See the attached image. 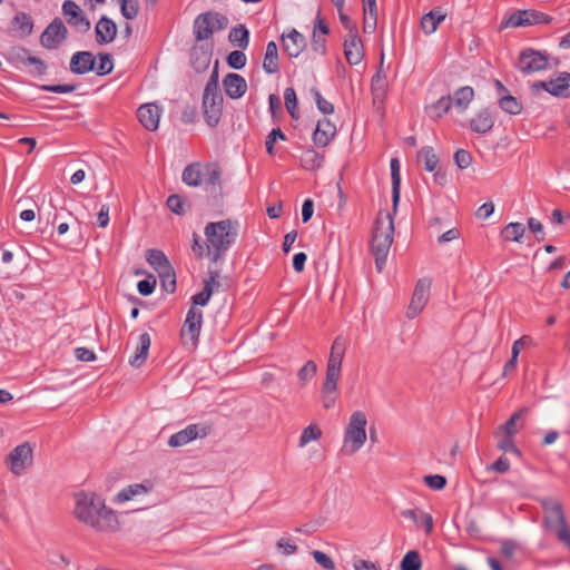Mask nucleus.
I'll list each match as a JSON object with an SVG mask.
<instances>
[{"mask_svg": "<svg viewBox=\"0 0 570 570\" xmlns=\"http://www.w3.org/2000/svg\"><path fill=\"white\" fill-rule=\"evenodd\" d=\"M517 66L521 72L529 75L547 69L548 58L541 52L529 48L520 52Z\"/></svg>", "mask_w": 570, "mask_h": 570, "instance_id": "f8f14e48", "label": "nucleus"}, {"mask_svg": "<svg viewBox=\"0 0 570 570\" xmlns=\"http://www.w3.org/2000/svg\"><path fill=\"white\" fill-rule=\"evenodd\" d=\"M146 261L157 273L171 266L164 252L159 249H148L146 252Z\"/></svg>", "mask_w": 570, "mask_h": 570, "instance_id": "e433bc0d", "label": "nucleus"}, {"mask_svg": "<svg viewBox=\"0 0 570 570\" xmlns=\"http://www.w3.org/2000/svg\"><path fill=\"white\" fill-rule=\"evenodd\" d=\"M323 161V155L315 151L314 149H307L301 156V165L306 170L318 169L322 166Z\"/></svg>", "mask_w": 570, "mask_h": 570, "instance_id": "4c0bfd02", "label": "nucleus"}, {"mask_svg": "<svg viewBox=\"0 0 570 570\" xmlns=\"http://www.w3.org/2000/svg\"><path fill=\"white\" fill-rule=\"evenodd\" d=\"M220 176L222 170L216 163H193L187 165L181 174L183 181L190 187H198L205 183L210 187V193L214 195L220 194Z\"/></svg>", "mask_w": 570, "mask_h": 570, "instance_id": "20e7f679", "label": "nucleus"}, {"mask_svg": "<svg viewBox=\"0 0 570 570\" xmlns=\"http://www.w3.org/2000/svg\"><path fill=\"white\" fill-rule=\"evenodd\" d=\"M494 436L498 439V444H497L498 449H500L504 452L513 453L518 456L521 455L520 450L514 444V441H513L514 435H509V434L502 433L501 435H494Z\"/></svg>", "mask_w": 570, "mask_h": 570, "instance_id": "a18cd8bd", "label": "nucleus"}, {"mask_svg": "<svg viewBox=\"0 0 570 570\" xmlns=\"http://www.w3.org/2000/svg\"><path fill=\"white\" fill-rule=\"evenodd\" d=\"M446 14L441 9H434L425 13L421 19V28L426 35L435 32L439 24L445 19Z\"/></svg>", "mask_w": 570, "mask_h": 570, "instance_id": "2f4dec72", "label": "nucleus"}, {"mask_svg": "<svg viewBox=\"0 0 570 570\" xmlns=\"http://www.w3.org/2000/svg\"><path fill=\"white\" fill-rule=\"evenodd\" d=\"M424 482L433 490H442L446 485V478L441 474L425 475Z\"/></svg>", "mask_w": 570, "mask_h": 570, "instance_id": "69168bd1", "label": "nucleus"}, {"mask_svg": "<svg viewBox=\"0 0 570 570\" xmlns=\"http://www.w3.org/2000/svg\"><path fill=\"white\" fill-rule=\"evenodd\" d=\"M431 279L430 278H420L416 282L410 305L407 307L406 316L409 318H414L417 316L424 308L425 304L429 301L430 288H431Z\"/></svg>", "mask_w": 570, "mask_h": 570, "instance_id": "9b49d317", "label": "nucleus"}, {"mask_svg": "<svg viewBox=\"0 0 570 570\" xmlns=\"http://www.w3.org/2000/svg\"><path fill=\"white\" fill-rule=\"evenodd\" d=\"M6 464L12 474L17 476L22 475L33 464V449L31 444L24 442L13 448L6 458Z\"/></svg>", "mask_w": 570, "mask_h": 570, "instance_id": "423d86ee", "label": "nucleus"}, {"mask_svg": "<svg viewBox=\"0 0 570 570\" xmlns=\"http://www.w3.org/2000/svg\"><path fill=\"white\" fill-rule=\"evenodd\" d=\"M263 69L266 73H275L279 69L278 48L275 41H269L263 60Z\"/></svg>", "mask_w": 570, "mask_h": 570, "instance_id": "7c9ffc66", "label": "nucleus"}, {"mask_svg": "<svg viewBox=\"0 0 570 570\" xmlns=\"http://www.w3.org/2000/svg\"><path fill=\"white\" fill-rule=\"evenodd\" d=\"M68 37V29L60 18H55L40 36V43L43 48L57 49Z\"/></svg>", "mask_w": 570, "mask_h": 570, "instance_id": "9d476101", "label": "nucleus"}, {"mask_svg": "<svg viewBox=\"0 0 570 570\" xmlns=\"http://www.w3.org/2000/svg\"><path fill=\"white\" fill-rule=\"evenodd\" d=\"M312 556L314 560L325 570H335V562L333 559L323 551L313 550Z\"/></svg>", "mask_w": 570, "mask_h": 570, "instance_id": "052dcab7", "label": "nucleus"}, {"mask_svg": "<svg viewBox=\"0 0 570 570\" xmlns=\"http://www.w3.org/2000/svg\"><path fill=\"white\" fill-rule=\"evenodd\" d=\"M73 514L80 522L100 532H115L119 525L117 514L96 493L76 494Z\"/></svg>", "mask_w": 570, "mask_h": 570, "instance_id": "f257e3e1", "label": "nucleus"}, {"mask_svg": "<svg viewBox=\"0 0 570 570\" xmlns=\"http://www.w3.org/2000/svg\"><path fill=\"white\" fill-rule=\"evenodd\" d=\"M210 24L213 26V31H220L227 28L228 26V18L219 12H212L210 11Z\"/></svg>", "mask_w": 570, "mask_h": 570, "instance_id": "e2e57ef3", "label": "nucleus"}, {"mask_svg": "<svg viewBox=\"0 0 570 570\" xmlns=\"http://www.w3.org/2000/svg\"><path fill=\"white\" fill-rule=\"evenodd\" d=\"M321 429L315 424H311L303 430L298 445L301 448H304L307 443H309L311 441H317L318 439H321Z\"/></svg>", "mask_w": 570, "mask_h": 570, "instance_id": "49530a36", "label": "nucleus"}, {"mask_svg": "<svg viewBox=\"0 0 570 570\" xmlns=\"http://www.w3.org/2000/svg\"><path fill=\"white\" fill-rule=\"evenodd\" d=\"M317 372V365L314 361H307L297 372L301 385L304 386Z\"/></svg>", "mask_w": 570, "mask_h": 570, "instance_id": "8fccbe9b", "label": "nucleus"}, {"mask_svg": "<svg viewBox=\"0 0 570 570\" xmlns=\"http://www.w3.org/2000/svg\"><path fill=\"white\" fill-rule=\"evenodd\" d=\"M419 158H423L424 160V168L426 171L434 173L438 168L439 159L436 155L434 154V149L430 146L423 147L417 153Z\"/></svg>", "mask_w": 570, "mask_h": 570, "instance_id": "37998d69", "label": "nucleus"}, {"mask_svg": "<svg viewBox=\"0 0 570 570\" xmlns=\"http://www.w3.org/2000/svg\"><path fill=\"white\" fill-rule=\"evenodd\" d=\"M96 58L90 51H77L70 59V71L75 75H85L95 70Z\"/></svg>", "mask_w": 570, "mask_h": 570, "instance_id": "f3484780", "label": "nucleus"}, {"mask_svg": "<svg viewBox=\"0 0 570 570\" xmlns=\"http://www.w3.org/2000/svg\"><path fill=\"white\" fill-rule=\"evenodd\" d=\"M62 13L68 17L67 22L81 32H87L90 29V21L75 1L66 0L62 3Z\"/></svg>", "mask_w": 570, "mask_h": 570, "instance_id": "2eb2a0df", "label": "nucleus"}, {"mask_svg": "<svg viewBox=\"0 0 570 570\" xmlns=\"http://www.w3.org/2000/svg\"><path fill=\"white\" fill-rule=\"evenodd\" d=\"M276 547L285 556L294 554L297 551V546L294 542H292L289 539H285V538H281L276 542Z\"/></svg>", "mask_w": 570, "mask_h": 570, "instance_id": "338daca9", "label": "nucleus"}, {"mask_svg": "<svg viewBox=\"0 0 570 570\" xmlns=\"http://www.w3.org/2000/svg\"><path fill=\"white\" fill-rule=\"evenodd\" d=\"M494 126V119L488 109L479 111L474 118L470 120V128L476 132L484 135Z\"/></svg>", "mask_w": 570, "mask_h": 570, "instance_id": "cd10ccee", "label": "nucleus"}, {"mask_svg": "<svg viewBox=\"0 0 570 570\" xmlns=\"http://www.w3.org/2000/svg\"><path fill=\"white\" fill-rule=\"evenodd\" d=\"M204 233L212 249V261L216 263L235 244L238 223L232 219L210 222L205 226Z\"/></svg>", "mask_w": 570, "mask_h": 570, "instance_id": "f03ea898", "label": "nucleus"}, {"mask_svg": "<svg viewBox=\"0 0 570 570\" xmlns=\"http://www.w3.org/2000/svg\"><path fill=\"white\" fill-rule=\"evenodd\" d=\"M210 11L200 13L194 21V36L197 41L209 39L214 31L210 24Z\"/></svg>", "mask_w": 570, "mask_h": 570, "instance_id": "a878e982", "label": "nucleus"}, {"mask_svg": "<svg viewBox=\"0 0 570 570\" xmlns=\"http://www.w3.org/2000/svg\"><path fill=\"white\" fill-rule=\"evenodd\" d=\"M550 95L570 98V73L561 72L556 79L549 81Z\"/></svg>", "mask_w": 570, "mask_h": 570, "instance_id": "c756f323", "label": "nucleus"}, {"mask_svg": "<svg viewBox=\"0 0 570 570\" xmlns=\"http://www.w3.org/2000/svg\"><path fill=\"white\" fill-rule=\"evenodd\" d=\"M390 168H391V178H392L393 210L396 212V208H397V205L400 202V186H401L400 161L397 158L391 159Z\"/></svg>", "mask_w": 570, "mask_h": 570, "instance_id": "72a5a7b5", "label": "nucleus"}, {"mask_svg": "<svg viewBox=\"0 0 570 570\" xmlns=\"http://www.w3.org/2000/svg\"><path fill=\"white\" fill-rule=\"evenodd\" d=\"M451 98L452 106H454L459 111H464L474 98V90L470 86H464L456 89Z\"/></svg>", "mask_w": 570, "mask_h": 570, "instance_id": "473e14b6", "label": "nucleus"}, {"mask_svg": "<svg viewBox=\"0 0 570 570\" xmlns=\"http://www.w3.org/2000/svg\"><path fill=\"white\" fill-rule=\"evenodd\" d=\"M402 517L412 520L417 528L424 529L426 534H430L433 529V519L430 513L420 509H409L402 511Z\"/></svg>", "mask_w": 570, "mask_h": 570, "instance_id": "393cba45", "label": "nucleus"}, {"mask_svg": "<svg viewBox=\"0 0 570 570\" xmlns=\"http://www.w3.org/2000/svg\"><path fill=\"white\" fill-rule=\"evenodd\" d=\"M366 415L362 411H355L351 414L348 423L344 431V442L342 452L345 455H353L366 442Z\"/></svg>", "mask_w": 570, "mask_h": 570, "instance_id": "39448f33", "label": "nucleus"}, {"mask_svg": "<svg viewBox=\"0 0 570 570\" xmlns=\"http://www.w3.org/2000/svg\"><path fill=\"white\" fill-rule=\"evenodd\" d=\"M552 17L537 10H515L501 23L502 28L549 24Z\"/></svg>", "mask_w": 570, "mask_h": 570, "instance_id": "6e6552de", "label": "nucleus"}, {"mask_svg": "<svg viewBox=\"0 0 570 570\" xmlns=\"http://www.w3.org/2000/svg\"><path fill=\"white\" fill-rule=\"evenodd\" d=\"M452 107V98L450 95L441 97L436 102L428 107L431 118L438 119L445 115Z\"/></svg>", "mask_w": 570, "mask_h": 570, "instance_id": "58836bf2", "label": "nucleus"}, {"mask_svg": "<svg viewBox=\"0 0 570 570\" xmlns=\"http://www.w3.org/2000/svg\"><path fill=\"white\" fill-rule=\"evenodd\" d=\"M346 351V341L342 336H337L331 347L330 356L326 364L327 377H341L342 363Z\"/></svg>", "mask_w": 570, "mask_h": 570, "instance_id": "ddd939ff", "label": "nucleus"}, {"mask_svg": "<svg viewBox=\"0 0 570 570\" xmlns=\"http://www.w3.org/2000/svg\"><path fill=\"white\" fill-rule=\"evenodd\" d=\"M121 14L128 19L132 20L138 16L139 12V3L138 0H127L126 2L120 4Z\"/></svg>", "mask_w": 570, "mask_h": 570, "instance_id": "13d9d810", "label": "nucleus"}, {"mask_svg": "<svg viewBox=\"0 0 570 570\" xmlns=\"http://www.w3.org/2000/svg\"><path fill=\"white\" fill-rule=\"evenodd\" d=\"M137 117L147 130L155 131L159 125L160 108L156 104L141 105L137 110Z\"/></svg>", "mask_w": 570, "mask_h": 570, "instance_id": "a211bd4d", "label": "nucleus"}, {"mask_svg": "<svg viewBox=\"0 0 570 570\" xmlns=\"http://www.w3.org/2000/svg\"><path fill=\"white\" fill-rule=\"evenodd\" d=\"M246 56L240 50H234L227 56V65L236 70H240L246 66Z\"/></svg>", "mask_w": 570, "mask_h": 570, "instance_id": "5fc2aeb1", "label": "nucleus"}, {"mask_svg": "<svg viewBox=\"0 0 570 570\" xmlns=\"http://www.w3.org/2000/svg\"><path fill=\"white\" fill-rule=\"evenodd\" d=\"M525 233V227L521 223H510L501 232V236L507 242H520Z\"/></svg>", "mask_w": 570, "mask_h": 570, "instance_id": "ea45409f", "label": "nucleus"}, {"mask_svg": "<svg viewBox=\"0 0 570 570\" xmlns=\"http://www.w3.org/2000/svg\"><path fill=\"white\" fill-rule=\"evenodd\" d=\"M156 286V278L153 275H149L148 278L141 279L137 284V288L140 295L148 296L150 295Z\"/></svg>", "mask_w": 570, "mask_h": 570, "instance_id": "0e129e2a", "label": "nucleus"}, {"mask_svg": "<svg viewBox=\"0 0 570 570\" xmlns=\"http://www.w3.org/2000/svg\"><path fill=\"white\" fill-rule=\"evenodd\" d=\"M229 42L240 49H246L249 43V31L244 24L233 27L228 35Z\"/></svg>", "mask_w": 570, "mask_h": 570, "instance_id": "c9c22d12", "label": "nucleus"}, {"mask_svg": "<svg viewBox=\"0 0 570 570\" xmlns=\"http://www.w3.org/2000/svg\"><path fill=\"white\" fill-rule=\"evenodd\" d=\"M96 41L98 45H107L115 40L117 36L116 23L106 16H102L95 28Z\"/></svg>", "mask_w": 570, "mask_h": 570, "instance_id": "aec40b11", "label": "nucleus"}, {"mask_svg": "<svg viewBox=\"0 0 570 570\" xmlns=\"http://www.w3.org/2000/svg\"><path fill=\"white\" fill-rule=\"evenodd\" d=\"M528 407L519 409L504 424L498 428L494 435H501L502 433L515 435L523 426V423H519V421L528 413Z\"/></svg>", "mask_w": 570, "mask_h": 570, "instance_id": "bb28decb", "label": "nucleus"}, {"mask_svg": "<svg viewBox=\"0 0 570 570\" xmlns=\"http://www.w3.org/2000/svg\"><path fill=\"white\" fill-rule=\"evenodd\" d=\"M151 340L148 333H142L139 336L138 346L135 354L129 358V364L132 367H140L147 360L148 351L150 348Z\"/></svg>", "mask_w": 570, "mask_h": 570, "instance_id": "c85d7f7f", "label": "nucleus"}, {"mask_svg": "<svg viewBox=\"0 0 570 570\" xmlns=\"http://www.w3.org/2000/svg\"><path fill=\"white\" fill-rule=\"evenodd\" d=\"M344 55L346 58V61L351 66L358 65L363 57V46L362 40L357 33L350 35V38L345 40L344 42Z\"/></svg>", "mask_w": 570, "mask_h": 570, "instance_id": "4be33fe9", "label": "nucleus"}, {"mask_svg": "<svg viewBox=\"0 0 570 570\" xmlns=\"http://www.w3.org/2000/svg\"><path fill=\"white\" fill-rule=\"evenodd\" d=\"M311 94L314 97V100L316 102L317 109L324 114V115H331L334 112V106L332 102L327 101L325 98L322 97L321 92L317 88H312Z\"/></svg>", "mask_w": 570, "mask_h": 570, "instance_id": "603ef678", "label": "nucleus"}, {"mask_svg": "<svg viewBox=\"0 0 570 570\" xmlns=\"http://www.w3.org/2000/svg\"><path fill=\"white\" fill-rule=\"evenodd\" d=\"M223 112V96L220 91L204 90L203 95V114L206 124L215 127L220 120Z\"/></svg>", "mask_w": 570, "mask_h": 570, "instance_id": "1a4fd4ad", "label": "nucleus"}, {"mask_svg": "<svg viewBox=\"0 0 570 570\" xmlns=\"http://www.w3.org/2000/svg\"><path fill=\"white\" fill-rule=\"evenodd\" d=\"M148 490L144 484H130L127 488L122 489L117 495L115 501L118 503H124L126 501L131 500L136 495H140L146 493Z\"/></svg>", "mask_w": 570, "mask_h": 570, "instance_id": "a19ab883", "label": "nucleus"}, {"mask_svg": "<svg viewBox=\"0 0 570 570\" xmlns=\"http://www.w3.org/2000/svg\"><path fill=\"white\" fill-rule=\"evenodd\" d=\"M191 249H193L194 254L198 258H202L205 255L212 257V249H210L209 244L208 243H206V244L200 243V237L196 233L193 234V246H191Z\"/></svg>", "mask_w": 570, "mask_h": 570, "instance_id": "4d7b16f0", "label": "nucleus"}, {"mask_svg": "<svg viewBox=\"0 0 570 570\" xmlns=\"http://www.w3.org/2000/svg\"><path fill=\"white\" fill-rule=\"evenodd\" d=\"M277 139L285 140L286 136L282 131L281 128H274L272 131L267 135L265 140L266 151L268 155L273 156L274 153V144L277 141Z\"/></svg>", "mask_w": 570, "mask_h": 570, "instance_id": "bf43d9fd", "label": "nucleus"}, {"mask_svg": "<svg viewBox=\"0 0 570 570\" xmlns=\"http://www.w3.org/2000/svg\"><path fill=\"white\" fill-rule=\"evenodd\" d=\"M517 543L512 540H503L501 542L500 552L502 557L507 560L513 559L514 552L517 550Z\"/></svg>", "mask_w": 570, "mask_h": 570, "instance_id": "774afa93", "label": "nucleus"}, {"mask_svg": "<svg viewBox=\"0 0 570 570\" xmlns=\"http://www.w3.org/2000/svg\"><path fill=\"white\" fill-rule=\"evenodd\" d=\"M157 274L160 278L163 288L167 293H174L176 291V274L173 266H169Z\"/></svg>", "mask_w": 570, "mask_h": 570, "instance_id": "c03bdc74", "label": "nucleus"}, {"mask_svg": "<svg viewBox=\"0 0 570 570\" xmlns=\"http://www.w3.org/2000/svg\"><path fill=\"white\" fill-rule=\"evenodd\" d=\"M284 100H285V107L291 115L292 118L296 119L298 118L297 112V97L294 88L288 87L284 91Z\"/></svg>", "mask_w": 570, "mask_h": 570, "instance_id": "09e8293b", "label": "nucleus"}, {"mask_svg": "<svg viewBox=\"0 0 570 570\" xmlns=\"http://www.w3.org/2000/svg\"><path fill=\"white\" fill-rule=\"evenodd\" d=\"M336 135V126L324 118L317 121L313 132V141L318 147H326Z\"/></svg>", "mask_w": 570, "mask_h": 570, "instance_id": "412c9836", "label": "nucleus"}, {"mask_svg": "<svg viewBox=\"0 0 570 570\" xmlns=\"http://www.w3.org/2000/svg\"><path fill=\"white\" fill-rule=\"evenodd\" d=\"M11 26L19 31V35L22 38L30 36L33 30V21L31 17L22 11L18 12L13 17Z\"/></svg>", "mask_w": 570, "mask_h": 570, "instance_id": "f704fd0d", "label": "nucleus"}, {"mask_svg": "<svg viewBox=\"0 0 570 570\" xmlns=\"http://www.w3.org/2000/svg\"><path fill=\"white\" fill-rule=\"evenodd\" d=\"M207 435V429L199 424H189L185 429L174 433L169 440L168 445L170 448L184 446L197 438H205Z\"/></svg>", "mask_w": 570, "mask_h": 570, "instance_id": "4468645a", "label": "nucleus"}, {"mask_svg": "<svg viewBox=\"0 0 570 570\" xmlns=\"http://www.w3.org/2000/svg\"><path fill=\"white\" fill-rule=\"evenodd\" d=\"M394 223L390 213L379 214L373 230L371 250L375 257V267L379 273L384 268L390 247L393 243Z\"/></svg>", "mask_w": 570, "mask_h": 570, "instance_id": "7ed1b4c3", "label": "nucleus"}, {"mask_svg": "<svg viewBox=\"0 0 570 570\" xmlns=\"http://www.w3.org/2000/svg\"><path fill=\"white\" fill-rule=\"evenodd\" d=\"M99 65L95 68L98 76L109 75L114 69L112 56L110 53L100 52L98 55Z\"/></svg>", "mask_w": 570, "mask_h": 570, "instance_id": "3c124183", "label": "nucleus"}, {"mask_svg": "<svg viewBox=\"0 0 570 570\" xmlns=\"http://www.w3.org/2000/svg\"><path fill=\"white\" fill-rule=\"evenodd\" d=\"M166 204H167V207L173 213H175L177 215H184L186 213V209H185L186 200L177 194L170 195L167 198Z\"/></svg>", "mask_w": 570, "mask_h": 570, "instance_id": "864d4df0", "label": "nucleus"}, {"mask_svg": "<svg viewBox=\"0 0 570 570\" xmlns=\"http://www.w3.org/2000/svg\"><path fill=\"white\" fill-rule=\"evenodd\" d=\"M338 380L336 377H327L325 376V380L321 387V401L322 405L325 410H330L334 407L336 401H337V384Z\"/></svg>", "mask_w": 570, "mask_h": 570, "instance_id": "b1692460", "label": "nucleus"}, {"mask_svg": "<svg viewBox=\"0 0 570 570\" xmlns=\"http://www.w3.org/2000/svg\"><path fill=\"white\" fill-rule=\"evenodd\" d=\"M223 86L226 95L230 99H239L247 90V83L243 76L238 73H227L223 79Z\"/></svg>", "mask_w": 570, "mask_h": 570, "instance_id": "6ab92c4d", "label": "nucleus"}, {"mask_svg": "<svg viewBox=\"0 0 570 570\" xmlns=\"http://www.w3.org/2000/svg\"><path fill=\"white\" fill-rule=\"evenodd\" d=\"M454 163L460 169H465L471 165L472 156L468 150L459 149L454 154Z\"/></svg>", "mask_w": 570, "mask_h": 570, "instance_id": "680f3d73", "label": "nucleus"}, {"mask_svg": "<svg viewBox=\"0 0 570 570\" xmlns=\"http://www.w3.org/2000/svg\"><path fill=\"white\" fill-rule=\"evenodd\" d=\"M499 107L510 115H519L522 110L521 102L510 94H507L499 99Z\"/></svg>", "mask_w": 570, "mask_h": 570, "instance_id": "79ce46f5", "label": "nucleus"}, {"mask_svg": "<svg viewBox=\"0 0 570 570\" xmlns=\"http://www.w3.org/2000/svg\"><path fill=\"white\" fill-rule=\"evenodd\" d=\"M203 323V313L196 307L191 306L187 313L184 326L181 328V336L189 337L193 343L198 341Z\"/></svg>", "mask_w": 570, "mask_h": 570, "instance_id": "dca6fc26", "label": "nucleus"}, {"mask_svg": "<svg viewBox=\"0 0 570 570\" xmlns=\"http://www.w3.org/2000/svg\"><path fill=\"white\" fill-rule=\"evenodd\" d=\"M543 510V527L557 534L558 529L568 527L563 507L560 501L553 498H543L540 500Z\"/></svg>", "mask_w": 570, "mask_h": 570, "instance_id": "0eeeda50", "label": "nucleus"}, {"mask_svg": "<svg viewBox=\"0 0 570 570\" xmlns=\"http://www.w3.org/2000/svg\"><path fill=\"white\" fill-rule=\"evenodd\" d=\"M191 63L196 71H204L207 69L210 62V56L207 52H200L198 56V52L196 50H193L191 52Z\"/></svg>", "mask_w": 570, "mask_h": 570, "instance_id": "6e6d98bb", "label": "nucleus"}, {"mask_svg": "<svg viewBox=\"0 0 570 570\" xmlns=\"http://www.w3.org/2000/svg\"><path fill=\"white\" fill-rule=\"evenodd\" d=\"M283 41L284 51L292 58L298 57L306 47L305 37L295 29L283 36Z\"/></svg>", "mask_w": 570, "mask_h": 570, "instance_id": "5701e85b", "label": "nucleus"}, {"mask_svg": "<svg viewBox=\"0 0 570 570\" xmlns=\"http://www.w3.org/2000/svg\"><path fill=\"white\" fill-rule=\"evenodd\" d=\"M422 566L420 554L416 551H409L401 561V570H420Z\"/></svg>", "mask_w": 570, "mask_h": 570, "instance_id": "de8ad7c7", "label": "nucleus"}]
</instances>
